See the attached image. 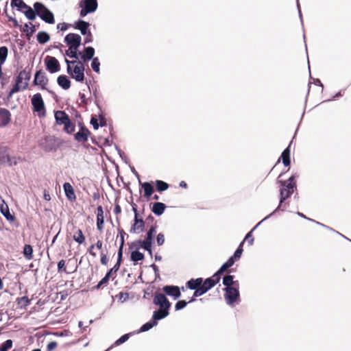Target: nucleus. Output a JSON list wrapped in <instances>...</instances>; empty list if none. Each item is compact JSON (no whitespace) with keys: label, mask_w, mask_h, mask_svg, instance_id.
<instances>
[{"label":"nucleus","mask_w":351,"mask_h":351,"mask_svg":"<svg viewBox=\"0 0 351 351\" xmlns=\"http://www.w3.org/2000/svg\"><path fill=\"white\" fill-rule=\"evenodd\" d=\"M239 285L237 286H233L230 287L225 288V299L228 304H232L239 298Z\"/></svg>","instance_id":"9"},{"label":"nucleus","mask_w":351,"mask_h":351,"mask_svg":"<svg viewBox=\"0 0 351 351\" xmlns=\"http://www.w3.org/2000/svg\"><path fill=\"white\" fill-rule=\"evenodd\" d=\"M45 63L47 69L51 73L60 70V64L55 57L47 56L45 59Z\"/></svg>","instance_id":"13"},{"label":"nucleus","mask_w":351,"mask_h":351,"mask_svg":"<svg viewBox=\"0 0 351 351\" xmlns=\"http://www.w3.org/2000/svg\"><path fill=\"white\" fill-rule=\"evenodd\" d=\"M234 276L231 275H227L223 278V284L226 286V287H230L233 286H237L239 285L237 280L234 281Z\"/></svg>","instance_id":"28"},{"label":"nucleus","mask_w":351,"mask_h":351,"mask_svg":"<svg viewBox=\"0 0 351 351\" xmlns=\"http://www.w3.org/2000/svg\"><path fill=\"white\" fill-rule=\"evenodd\" d=\"M58 273H62L64 272L66 274H69L66 271V261L63 259L60 260L58 263Z\"/></svg>","instance_id":"43"},{"label":"nucleus","mask_w":351,"mask_h":351,"mask_svg":"<svg viewBox=\"0 0 351 351\" xmlns=\"http://www.w3.org/2000/svg\"><path fill=\"white\" fill-rule=\"evenodd\" d=\"M153 303L159 306V309L154 312L152 316L154 319L160 320L169 315L171 303L165 294L156 293L154 296Z\"/></svg>","instance_id":"1"},{"label":"nucleus","mask_w":351,"mask_h":351,"mask_svg":"<svg viewBox=\"0 0 351 351\" xmlns=\"http://www.w3.org/2000/svg\"><path fill=\"white\" fill-rule=\"evenodd\" d=\"M290 145L282 152L280 158L282 159V163L285 166L287 167L290 165Z\"/></svg>","instance_id":"27"},{"label":"nucleus","mask_w":351,"mask_h":351,"mask_svg":"<svg viewBox=\"0 0 351 351\" xmlns=\"http://www.w3.org/2000/svg\"><path fill=\"white\" fill-rule=\"evenodd\" d=\"M101 263L104 265H106L108 262V258L107 257V255L104 253H101V259H100Z\"/></svg>","instance_id":"63"},{"label":"nucleus","mask_w":351,"mask_h":351,"mask_svg":"<svg viewBox=\"0 0 351 351\" xmlns=\"http://www.w3.org/2000/svg\"><path fill=\"white\" fill-rule=\"evenodd\" d=\"M8 53V49L5 46L0 47V64L5 62Z\"/></svg>","instance_id":"36"},{"label":"nucleus","mask_w":351,"mask_h":351,"mask_svg":"<svg viewBox=\"0 0 351 351\" xmlns=\"http://www.w3.org/2000/svg\"><path fill=\"white\" fill-rule=\"evenodd\" d=\"M187 303L185 300H179L175 305V309L176 311L181 310L186 306Z\"/></svg>","instance_id":"54"},{"label":"nucleus","mask_w":351,"mask_h":351,"mask_svg":"<svg viewBox=\"0 0 351 351\" xmlns=\"http://www.w3.org/2000/svg\"><path fill=\"white\" fill-rule=\"evenodd\" d=\"M66 55L70 58L78 59L80 53H77V49H73L71 47H69V49L66 51Z\"/></svg>","instance_id":"47"},{"label":"nucleus","mask_w":351,"mask_h":351,"mask_svg":"<svg viewBox=\"0 0 351 351\" xmlns=\"http://www.w3.org/2000/svg\"><path fill=\"white\" fill-rule=\"evenodd\" d=\"M295 176H291L287 181H278L280 183V204L277 209H279L282 204L293 193L296 189Z\"/></svg>","instance_id":"2"},{"label":"nucleus","mask_w":351,"mask_h":351,"mask_svg":"<svg viewBox=\"0 0 351 351\" xmlns=\"http://www.w3.org/2000/svg\"><path fill=\"white\" fill-rule=\"evenodd\" d=\"M157 321L152 318V321H149L145 324H143L140 328L138 332H145L151 329L153 326L157 325Z\"/></svg>","instance_id":"33"},{"label":"nucleus","mask_w":351,"mask_h":351,"mask_svg":"<svg viewBox=\"0 0 351 351\" xmlns=\"http://www.w3.org/2000/svg\"><path fill=\"white\" fill-rule=\"evenodd\" d=\"M243 241H242L240 245H239L237 250L235 251L233 256L234 258L237 261L240 258L241 256V254L243 253Z\"/></svg>","instance_id":"50"},{"label":"nucleus","mask_w":351,"mask_h":351,"mask_svg":"<svg viewBox=\"0 0 351 351\" xmlns=\"http://www.w3.org/2000/svg\"><path fill=\"white\" fill-rule=\"evenodd\" d=\"M25 16L29 19V20H34L36 16V10L32 9L30 6L28 5L23 9V11H22Z\"/></svg>","instance_id":"29"},{"label":"nucleus","mask_w":351,"mask_h":351,"mask_svg":"<svg viewBox=\"0 0 351 351\" xmlns=\"http://www.w3.org/2000/svg\"><path fill=\"white\" fill-rule=\"evenodd\" d=\"M49 82L48 77L43 70L36 71L34 75L33 84L40 86L42 89H45Z\"/></svg>","instance_id":"12"},{"label":"nucleus","mask_w":351,"mask_h":351,"mask_svg":"<svg viewBox=\"0 0 351 351\" xmlns=\"http://www.w3.org/2000/svg\"><path fill=\"white\" fill-rule=\"evenodd\" d=\"M8 147H0V163H5L6 156H8Z\"/></svg>","instance_id":"42"},{"label":"nucleus","mask_w":351,"mask_h":351,"mask_svg":"<svg viewBox=\"0 0 351 351\" xmlns=\"http://www.w3.org/2000/svg\"><path fill=\"white\" fill-rule=\"evenodd\" d=\"M163 291L168 295L172 296L174 299L179 298L181 293L178 286L167 285L162 288Z\"/></svg>","instance_id":"17"},{"label":"nucleus","mask_w":351,"mask_h":351,"mask_svg":"<svg viewBox=\"0 0 351 351\" xmlns=\"http://www.w3.org/2000/svg\"><path fill=\"white\" fill-rule=\"evenodd\" d=\"M155 185L156 190L158 192H162L164 191H166L167 189H168L169 186V185L167 182L158 180L155 182Z\"/></svg>","instance_id":"32"},{"label":"nucleus","mask_w":351,"mask_h":351,"mask_svg":"<svg viewBox=\"0 0 351 351\" xmlns=\"http://www.w3.org/2000/svg\"><path fill=\"white\" fill-rule=\"evenodd\" d=\"M70 25L65 23H58L57 25V28L60 29L61 31H65L68 29Z\"/></svg>","instance_id":"62"},{"label":"nucleus","mask_w":351,"mask_h":351,"mask_svg":"<svg viewBox=\"0 0 351 351\" xmlns=\"http://www.w3.org/2000/svg\"><path fill=\"white\" fill-rule=\"evenodd\" d=\"M104 225V216H97V228L99 232H102Z\"/></svg>","instance_id":"48"},{"label":"nucleus","mask_w":351,"mask_h":351,"mask_svg":"<svg viewBox=\"0 0 351 351\" xmlns=\"http://www.w3.org/2000/svg\"><path fill=\"white\" fill-rule=\"evenodd\" d=\"M237 260L234 258L233 256H232L231 257H230L228 258V260L222 265V266L221 267V271H226L228 268H230V267H232L234 262L236 261Z\"/></svg>","instance_id":"38"},{"label":"nucleus","mask_w":351,"mask_h":351,"mask_svg":"<svg viewBox=\"0 0 351 351\" xmlns=\"http://www.w3.org/2000/svg\"><path fill=\"white\" fill-rule=\"evenodd\" d=\"M95 245L92 244L89 246V247L87 250L88 254L93 258L97 256V253L95 252Z\"/></svg>","instance_id":"59"},{"label":"nucleus","mask_w":351,"mask_h":351,"mask_svg":"<svg viewBox=\"0 0 351 351\" xmlns=\"http://www.w3.org/2000/svg\"><path fill=\"white\" fill-rule=\"evenodd\" d=\"M24 256L27 260H31L33 258V248L31 245L26 244L24 245L23 251Z\"/></svg>","instance_id":"30"},{"label":"nucleus","mask_w":351,"mask_h":351,"mask_svg":"<svg viewBox=\"0 0 351 351\" xmlns=\"http://www.w3.org/2000/svg\"><path fill=\"white\" fill-rule=\"evenodd\" d=\"M99 66L100 63L99 59L97 58H93V62L91 63V67L94 71L99 73Z\"/></svg>","instance_id":"51"},{"label":"nucleus","mask_w":351,"mask_h":351,"mask_svg":"<svg viewBox=\"0 0 351 351\" xmlns=\"http://www.w3.org/2000/svg\"><path fill=\"white\" fill-rule=\"evenodd\" d=\"M140 184L141 186V188L143 189L144 197L149 199L154 191L153 185L152 184V183L148 182H145L143 183H141L140 182Z\"/></svg>","instance_id":"21"},{"label":"nucleus","mask_w":351,"mask_h":351,"mask_svg":"<svg viewBox=\"0 0 351 351\" xmlns=\"http://www.w3.org/2000/svg\"><path fill=\"white\" fill-rule=\"evenodd\" d=\"M1 213L8 220L13 221L14 219V217L10 214L9 209Z\"/></svg>","instance_id":"60"},{"label":"nucleus","mask_w":351,"mask_h":351,"mask_svg":"<svg viewBox=\"0 0 351 351\" xmlns=\"http://www.w3.org/2000/svg\"><path fill=\"white\" fill-rule=\"evenodd\" d=\"M223 272H225V271H221L220 268L215 274H214L210 278H209L210 280L213 282L215 286L219 282L221 279V276Z\"/></svg>","instance_id":"41"},{"label":"nucleus","mask_w":351,"mask_h":351,"mask_svg":"<svg viewBox=\"0 0 351 351\" xmlns=\"http://www.w3.org/2000/svg\"><path fill=\"white\" fill-rule=\"evenodd\" d=\"M203 282L202 278H197L196 279L191 278L186 282V287L190 289H195L201 287Z\"/></svg>","instance_id":"26"},{"label":"nucleus","mask_w":351,"mask_h":351,"mask_svg":"<svg viewBox=\"0 0 351 351\" xmlns=\"http://www.w3.org/2000/svg\"><path fill=\"white\" fill-rule=\"evenodd\" d=\"M75 231L73 235V240L78 244H83L85 242L86 237L84 235L82 230L78 228L75 227Z\"/></svg>","instance_id":"25"},{"label":"nucleus","mask_w":351,"mask_h":351,"mask_svg":"<svg viewBox=\"0 0 351 351\" xmlns=\"http://www.w3.org/2000/svg\"><path fill=\"white\" fill-rule=\"evenodd\" d=\"M201 287L206 292H207L211 288L215 287V285L213 284V282L211 281L209 278H208L202 282Z\"/></svg>","instance_id":"40"},{"label":"nucleus","mask_w":351,"mask_h":351,"mask_svg":"<svg viewBox=\"0 0 351 351\" xmlns=\"http://www.w3.org/2000/svg\"><path fill=\"white\" fill-rule=\"evenodd\" d=\"M79 5L82 8L80 12L81 17H84L88 14L94 12L98 6L97 0H82Z\"/></svg>","instance_id":"8"},{"label":"nucleus","mask_w":351,"mask_h":351,"mask_svg":"<svg viewBox=\"0 0 351 351\" xmlns=\"http://www.w3.org/2000/svg\"><path fill=\"white\" fill-rule=\"evenodd\" d=\"M90 23L86 21L78 20L75 21L72 26L74 29L80 30L82 35H86L90 30Z\"/></svg>","instance_id":"18"},{"label":"nucleus","mask_w":351,"mask_h":351,"mask_svg":"<svg viewBox=\"0 0 351 351\" xmlns=\"http://www.w3.org/2000/svg\"><path fill=\"white\" fill-rule=\"evenodd\" d=\"M95 54V49L92 47H87L84 48V53L82 54L80 53L81 56V58L84 62H86L93 58Z\"/></svg>","instance_id":"22"},{"label":"nucleus","mask_w":351,"mask_h":351,"mask_svg":"<svg viewBox=\"0 0 351 351\" xmlns=\"http://www.w3.org/2000/svg\"><path fill=\"white\" fill-rule=\"evenodd\" d=\"M67 65V73L76 81L83 82L84 80V66L82 62L71 61L65 59Z\"/></svg>","instance_id":"3"},{"label":"nucleus","mask_w":351,"mask_h":351,"mask_svg":"<svg viewBox=\"0 0 351 351\" xmlns=\"http://www.w3.org/2000/svg\"><path fill=\"white\" fill-rule=\"evenodd\" d=\"M129 337H130V334L123 335V336H121L119 339H118L114 342V345L119 346V345L123 343L129 339Z\"/></svg>","instance_id":"53"},{"label":"nucleus","mask_w":351,"mask_h":351,"mask_svg":"<svg viewBox=\"0 0 351 351\" xmlns=\"http://www.w3.org/2000/svg\"><path fill=\"white\" fill-rule=\"evenodd\" d=\"M84 36H85L84 44L89 43L93 41V35L90 30Z\"/></svg>","instance_id":"61"},{"label":"nucleus","mask_w":351,"mask_h":351,"mask_svg":"<svg viewBox=\"0 0 351 351\" xmlns=\"http://www.w3.org/2000/svg\"><path fill=\"white\" fill-rule=\"evenodd\" d=\"M122 256H123V253H121V250H118L117 262L114 265V266L112 268V269L113 271H114L115 272L119 269V267H120V265H121V261H122Z\"/></svg>","instance_id":"49"},{"label":"nucleus","mask_w":351,"mask_h":351,"mask_svg":"<svg viewBox=\"0 0 351 351\" xmlns=\"http://www.w3.org/2000/svg\"><path fill=\"white\" fill-rule=\"evenodd\" d=\"M63 189L67 199L71 202L75 201L76 195L72 185L69 182L63 184Z\"/></svg>","instance_id":"20"},{"label":"nucleus","mask_w":351,"mask_h":351,"mask_svg":"<svg viewBox=\"0 0 351 351\" xmlns=\"http://www.w3.org/2000/svg\"><path fill=\"white\" fill-rule=\"evenodd\" d=\"M27 5L23 0H12L11 6L12 8L16 7L20 11H23Z\"/></svg>","instance_id":"34"},{"label":"nucleus","mask_w":351,"mask_h":351,"mask_svg":"<svg viewBox=\"0 0 351 351\" xmlns=\"http://www.w3.org/2000/svg\"><path fill=\"white\" fill-rule=\"evenodd\" d=\"M12 346V341L11 339L6 340L0 346V351H8Z\"/></svg>","instance_id":"46"},{"label":"nucleus","mask_w":351,"mask_h":351,"mask_svg":"<svg viewBox=\"0 0 351 351\" xmlns=\"http://www.w3.org/2000/svg\"><path fill=\"white\" fill-rule=\"evenodd\" d=\"M11 121V114L5 108H0V127L6 126Z\"/></svg>","instance_id":"19"},{"label":"nucleus","mask_w":351,"mask_h":351,"mask_svg":"<svg viewBox=\"0 0 351 351\" xmlns=\"http://www.w3.org/2000/svg\"><path fill=\"white\" fill-rule=\"evenodd\" d=\"M118 295L119 300H122L123 302L125 301L129 298V295L128 293L120 292Z\"/></svg>","instance_id":"64"},{"label":"nucleus","mask_w":351,"mask_h":351,"mask_svg":"<svg viewBox=\"0 0 351 351\" xmlns=\"http://www.w3.org/2000/svg\"><path fill=\"white\" fill-rule=\"evenodd\" d=\"M252 231H253V230H252L250 232H249L246 234V236H245V237L244 240L243 241V243H244L245 241H247V242H248V243H249V245H252V244H253V242H254V237H253V236H252Z\"/></svg>","instance_id":"55"},{"label":"nucleus","mask_w":351,"mask_h":351,"mask_svg":"<svg viewBox=\"0 0 351 351\" xmlns=\"http://www.w3.org/2000/svg\"><path fill=\"white\" fill-rule=\"evenodd\" d=\"M108 281H109V279L108 278V277H106L104 276L99 282L98 284L95 286V289H100L102 288L103 286H106L108 285Z\"/></svg>","instance_id":"52"},{"label":"nucleus","mask_w":351,"mask_h":351,"mask_svg":"<svg viewBox=\"0 0 351 351\" xmlns=\"http://www.w3.org/2000/svg\"><path fill=\"white\" fill-rule=\"evenodd\" d=\"M31 27H29L28 24H25L23 27V32L26 33L27 36H32V34L36 32V27L32 23H29Z\"/></svg>","instance_id":"37"},{"label":"nucleus","mask_w":351,"mask_h":351,"mask_svg":"<svg viewBox=\"0 0 351 351\" xmlns=\"http://www.w3.org/2000/svg\"><path fill=\"white\" fill-rule=\"evenodd\" d=\"M56 122L58 125H63V130L67 134H72L75 131V125L71 121L69 115L62 110L55 112Z\"/></svg>","instance_id":"5"},{"label":"nucleus","mask_w":351,"mask_h":351,"mask_svg":"<svg viewBox=\"0 0 351 351\" xmlns=\"http://www.w3.org/2000/svg\"><path fill=\"white\" fill-rule=\"evenodd\" d=\"M165 235L162 233H159L156 237V242L158 245H162L165 243Z\"/></svg>","instance_id":"58"},{"label":"nucleus","mask_w":351,"mask_h":351,"mask_svg":"<svg viewBox=\"0 0 351 351\" xmlns=\"http://www.w3.org/2000/svg\"><path fill=\"white\" fill-rule=\"evenodd\" d=\"M90 130L84 125L81 126L80 130L74 135L75 140L80 143H85L90 135Z\"/></svg>","instance_id":"15"},{"label":"nucleus","mask_w":351,"mask_h":351,"mask_svg":"<svg viewBox=\"0 0 351 351\" xmlns=\"http://www.w3.org/2000/svg\"><path fill=\"white\" fill-rule=\"evenodd\" d=\"M166 206L162 202H156L153 204L151 208L152 211L156 215L160 216L165 212Z\"/></svg>","instance_id":"23"},{"label":"nucleus","mask_w":351,"mask_h":351,"mask_svg":"<svg viewBox=\"0 0 351 351\" xmlns=\"http://www.w3.org/2000/svg\"><path fill=\"white\" fill-rule=\"evenodd\" d=\"M34 8L38 15L42 20L49 24L55 23L53 14L42 3L36 2L34 4Z\"/></svg>","instance_id":"6"},{"label":"nucleus","mask_w":351,"mask_h":351,"mask_svg":"<svg viewBox=\"0 0 351 351\" xmlns=\"http://www.w3.org/2000/svg\"><path fill=\"white\" fill-rule=\"evenodd\" d=\"M5 162H7L10 166H12V165H16L17 160L16 157H12L8 154V156H6V160Z\"/></svg>","instance_id":"57"},{"label":"nucleus","mask_w":351,"mask_h":351,"mask_svg":"<svg viewBox=\"0 0 351 351\" xmlns=\"http://www.w3.org/2000/svg\"><path fill=\"white\" fill-rule=\"evenodd\" d=\"M156 233V225L152 226L147 232L146 237L144 241H136L133 243V245H138L144 250H147L149 254L152 255V245L153 238Z\"/></svg>","instance_id":"7"},{"label":"nucleus","mask_w":351,"mask_h":351,"mask_svg":"<svg viewBox=\"0 0 351 351\" xmlns=\"http://www.w3.org/2000/svg\"><path fill=\"white\" fill-rule=\"evenodd\" d=\"M57 82L64 90H67L71 87V81L64 75L58 76Z\"/></svg>","instance_id":"24"},{"label":"nucleus","mask_w":351,"mask_h":351,"mask_svg":"<svg viewBox=\"0 0 351 351\" xmlns=\"http://www.w3.org/2000/svg\"><path fill=\"white\" fill-rule=\"evenodd\" d=\"M144 258V254L138 250L134 251L131 254V260L134 262L142 261Z\"/></svg>","instance_id":"39"},{"label":"nucleus","mask_w":351,"mask_h":351,"mask_svg":"<svg viewBox=\"0 0 351 351\" xmlns=\"http://www.w3.org/2000/svg\"><path fill=\"white\" fill-rule=\"evenodd\" d=\"M45 149L46 151L49 152L56 150L63 144V141L53 136H49L45 138Z\"/></svg>","instance_id":"11"},{"label":"nucleus","mask_w":351,"mask_h":351,"mask_svg":"<svg viewBox=\"0 0 351 351\" xmlns=\"http://www.w3.org/2000/svg\"><path fill=\"white\" fill-rule=\"evenodd\" d=\"M32 104L34 112H40L45 109V104L40 93H36L33 95Z\"/></svg>","instance_id":"14"},{"label":"nucleus","mask_w":351,"mask_h":351,"mask_svg":"<svg viewBox=\"0 0 351 351\" xmlns=\"http://www.w3.org/2000/svg\"><path fill=\"white\" fill-rule=\"evenodd\" d=\"M17 304L21 307L25 308L30 304V300L27 296L19 298L16 300Z\"/></svg>","instance_id":"35"},{"label":"nucleus","mask_w":351,"mask_h":351,"mask_svg":"<svg viewBox=\"0 0 351 351\" xmlns=\"http://www.w3.org/2000/svg\"><path fill=\"white\" fill-rule=\"evenodd\" d=\"M49 39V35L45 32H39L37 34V40L40 44H45L47 43Z\"/></svg>","instance_id":"31"},{"label":"nucleus","mask_w":351,"mask_h":351,"mask_svg":"<svg viewBox=\"0 0 351 351\" xmlns=\"http://www.w3.org/2000/svg\"><path fill=\"white\" fill-rule=\"evenodd\" d=\"M82 41L81 36L77 34L69 33L64 38V42L73 49H78Z\"/></svg>","instance_id":"10"},{"label":"nucleus","mask_w":351,"mask_h":351,"mask_svg":"<svg viewBox=\"0 0 351 351\" xmlns=\"http://www.w3.org/2000/svg\"><path fill=\"white\" fill-rule=\"evenodd\" d=\"M8 209H9L8 206L5 203V200L0 195V211H1V213L4 212Z\"/></svg>","instance_id":"56"},{"label":"nucleus","mask_w":351,"mask_h":351,"mask_svg":"<svg viewBox=\"0 0 351 351\" xmlns=\"http://www.w3.org/2000/svg\"><path fill=\"white\" fill-rule=\"evenodd\" d=\"M30 77L31 73L29 71H26V69L22 70L17 76L16 79V84L11 89L9 96L11 97L16 93L26 90L28 88Z\"/></svg>","instance_id":"4"},{"label":"nucleus","mask_w":351,"mask_h":351,"mask_svg":"<svg viewBox=\"0 0 351 351\" xmlns=\"http://www.w3.org/2000/svg\"><path fill=\"white\" fill-rule=\"evenodd\" d=\"M195 291L193 293V298L189 300V302H192L195 300V298L196 297H199V296H201L203 294H204L205 293H206L202 287L197 288V289H194Z\"/></svg>","instance_id":"45"},{"label":"nucleus","mask_w":351,"mask_h":351,"mask_svg":"<svg viewBox=\"0 0 351 351\" xmlns=\"http://www.w3.org/2000/svg\"><path fill=\"white\" fill-rule=\"evenodd\" d=\"M145 228V221L142 217L134 216V223L132 225L130 232V233H136L143 232Z\"/></svg>","instance_id":"16"},{"label":"nucleus","mask_w":351,"mask_h":351,"mask_svg":"<svg viewBox=\"0 0 351 351\" xmlns=\"http://www.w3.org/2000/svg\"><path fill=\"white\" fill-rule=\"evenodd\" d=\"M118 230H119V236H120V241H121L119 250H121V253H123V246H124V244H125L124 237L125 235V232L121 228H119Z\"/></svg>","instance_id":"44"}]
</instances>
